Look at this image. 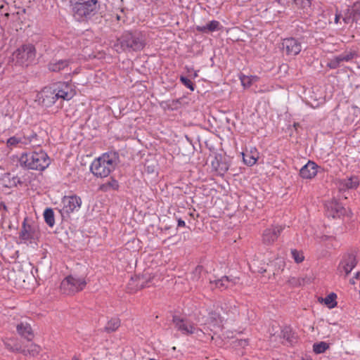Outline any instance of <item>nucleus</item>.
<instances>
[{
    "instance_id": "1",
    "label": "nucleus",
    "mask_w": 360,
    "mask_h": 360,
    "mask_svg": "<svg viewBox=\"0 0 360 360\" xmlns=\"http://www.w3.org/2000/svg\"><path fill=\"white\" fill-rule=\"evenodd\" d=\"M146 45L145 35L140 31H125L117 39L114 48L117 53L140 51Z\"/></svg>"
},
{
    "instance_id": "2",
    "label": "nucleus",
    "mask_w": 360,
    "mask_h": 360,
    "mask_svg": "<svg viewBox=\"0 0 360 360\" xmlns=\"http://www.w3.org/2000/svg\"><path fill=\"white\" fill-rule=\"evenodd\" d=\"M18 163L23 169L41 172L50 165L51 160L44 150L39 149L21 153Z\"/></svg>"
},
{
    "instance_id": "3",
    "label": "nucleus",
    "mask_w": 360,
    "mask_h": 360,
    "mask_svg": "<svg viewBox=\"0 0 360 360\" xmlns=\"http://www.w3.org/2000/svg\"><path fill=\"white\" fill-rule=\"evenodd\" d=\"M116 166L115 157L110 153H104L95 159L90 166V170L97 177H107Z\"/></svg>"
},
{
    "instance_id": "4",
    "label": "nucleus",
    "mask_w": 360,
    "mask_h": 360,
    "mask_svg": "<svg viewBox=\"0 0 360 360\" xmlns=\"http://www.w3.org/2000/svg\"><path fill=\"white\" fill-rule=\"evenodd\" d=\"M97 4L98 0H73L74 18L79 22L87 20L96 13Z\"/></svg>"
},
{
    "instance_id": "5",
    "label": "nucleus",
    "mask_w": 360,
    "mask_h": 360,
    "mask_svg": "<svg viewBox=\"0 0 360 360\" xmlns=\"http://www.w3.org/2000/svg\"><path fill=\"white\" fill-rule=\"evenodd\" d=\"M13 56L17 63L22 66H28L35 60V47L30 44H24L13 53Z\"/></svg>"
},
{
    "instance_id": "6",
    "label": "nucleus",
    "mask_w": 360,
    "mask_h": 360,
    "mask_svg": "<svg viewBox=\"0 0 360 360\" xmlns=\"http://www.w3.org/2000/svg\"><path fill=\"white\" fill-rule=\"evenodd\" d=\"M86 285L84 278L68 276L60 283V289L63 293L70 295L82 290Z\"/></svg>"
},
{
    "instance_id": "7",
    "label": "nucleus",
    "mask_w": 360,
    "mask_h": 360,
    "mask_svg": "<svg viewBox=\"0 0 360 360\" xmlns=\"http://www.w3.org/2000/svg\"><path fill=\"white\" fill-rule=\"evenodd\" d=\"M82 203L81 198L77 195H65L62 198L60 212L63 216H69L71 213L79 211Z\"/></svg>"
},
{
    "instance_id": "8",
    "label": "nucleus",
    "mask_w": 360,
    "mask_h": 360,
    "mask_svg": "<svg viewBox=\"0 0 360 360\" xmlns=\"http://www.w3.org/2000/svg\"><path fill=\"white\" fill-rule=\"evenodd\" d=\"M302 43L294 37H288L282 40L281 50L288 57L297 56L302 51Z\"/></svg>"
},
{
    "instance_id": "9",
    "label": "nucleus",
    "mask_w": 360,
    "mask_h": 360,
    "mask_svg": "<svg viewBox=\"0 0 360 360\" xmlns=\"http://www.w3.org/2000/svg\"><path fill=\"white\" fill-rule=\"evenodd\" d=\"M155 276L151 274L144 273L141 276L131 277L128 285L131 292L137 291L143 288L149 287L154 283Z\"/></svg>"
},
{
    "instance_id": "10",
    "label": "nucleus",
    "mask_w": 360,
    "mask_h": 360,
    "mask_svg": "<svg viewBox=\"0 0 360 360\" xmlns=\"http://www.w3.org/2000/svg\"><path fill=\"white\" fill-rule=\"evenodd\" d=\"M51 85L57 97V100L62 98L65 101H70L76 94L75 91L68 82H58Z\"/></svg>"
},
{
    "instance_id": "11",
    "label": "nucleus",
    "mask_w": 360,
    "mask_h": 360,
    "mask_svg": "<svg viewBox=\"0 0 360 360\" xmlns=\"http://www.w3.org/2000/svg\"><path fill=\"white\" fill-rule=\"evenodd\" d=\"M37 101L41 105L49 108L54 105L57 101L52 85L43 88L37 95Z\"/></svg>"
},
{
    "instance_id": "12",
    "label": "nucleus",
    "mask_w": 360,
    "mask_h": 360,
    "mask_svg": "<svg viewBox=\"0 0 360 360\" xmlns=\"http://www.w3.org/2000/svg\"><path fill=\"white\" fill-rule=\"evenodd\" d=\"M172 321L175 328L183 335H191L198 330L192 322L178 316H174Z\"/></svg>"
},
{
    "instance_id": "13",
    "label": "nucleus",
    "mask_w": 360,
    "mask_h": 360,
    "mask_svg": "<svg viewBox=\"0 0 360 360\" xmlns=\"http://www.w3.org/2000/svg\"><path fill=\"white\" fill-rule=\"evenodd\" d=\"M285 226L283 225H273L266 229L262 234V241L264 244L271 245L278 238Z\"/></svg>"
},
{
    "instance_id": "14",
    "label": "nucleus",
    "mask_w": 360,
    "mask_h": 360,
    "mask_svg": "<svg viewBox=\"0 0 360 360\" xmlns=\"http://www.w3.org/2000/svg\"><path fill=\"white\" fill-rule=\"evenodd\" d=\"M236 278H231L227 276H224L218 279H210L209 283L210 285V288L218 289L221 291L224 290L229 288H231L234 286L237 283Z\"/></svg>"
},
{
    "instance_id": "15",
    "label": "nucleus",
    "mask_w": 360,
    "mask_h": 360,
    "mask_svg": "<svg viewBox=\"0 0 360 360\" xmlns=\"http://www.w3.org/2000/svg\"><path fill=\"white\" fill-rule=\"evenodd\" d=\"M326 214L328 217L340 218L345 214V207L336 200H332L326 202Z\"/></svg>"
},
{
    "instance_id": "16",
    "label": "nucleus",
    "mask_w": 360,
    "mask_h": 360,
    "mask_svg": "<svg viewBox=\"0 0 360 360\" xmlns=\"http://www.w3.org/2000/svg\"><path fill=\"white\" fill-rule=\"evenodd\" d=\"M356 259L354 255L347 254L342 257L338 265V271L340 273H345L347 276L356 266Z\"/></svg>"
},
{
    "instance_id": "17",
    "label": "nucleus",
    "mask_w": 360,
    "mask_h": 360,
    "mask_svg": "<svg viewBox=\"0 0 360 360\" xmlns=\"http://www.w3.org/2000/svg\"><path fill=\"white\" fill-rule=\"evenodd\" d=\"M319 165L313 161L309 160L300 170V175L302 178L311 179L318 173Z\"/></svg>"
},
{
    "instance_id": "18",
    "label": "nucleus",
    "mask_w": 360,
    "mask_h": 360,
    "mask_svg": "<svg viewBox=\"0 0 360 360\" xmlns=\"http://www.w3.org/2000/svg\"><path fill=\"white\" fill-rule=\"evenodd\" d=\"M360 184L359 178L356 175L340 179L339 181V187L341 190L356 189Z\"/></svg>"
},
{
    "instance_id": "19",
    "label": "nucleus",
    "mask_w": 360,
    "mask_h": 360,
    "mask_svg": "<svg viewBox=\"0 0 360 360\" xmlns=\"http://www.w3.org/2000/svg\"><path fill=\"white\" fill-rule=\"evenodd\" d=\"M18 333L26 338L27 340H32L34 338V333L30 323L27 321H21L16 326Z\"/></svg>"
},
{
    "instance_id": "20",
    "label": "nucleus",
    "mask_w": 360,
    "mask_h": 360,
    "mask_svg": "<svg viewBox=\"0 0 360 360\" xmlns=\"http://www.w3.org/2000/svg\"><path fill=\"white\" fill-rule=\"evenodd\" d=\"M10 350L13 352H18L25 356H35L40 352L39 346L35 344H30L27 349H20V348H11Z\"/></svg>"
},
{
    "instance_id": "21",
    "label": "nucleus",
    "mask_w": 360,
    "mask_h": 360,
    "mask_svg": "<svg viewBox=\"0 0 360 360\" xmlns=\"http://www.w3.org/2000/svg\"><path fill=\"white\" fill-rule=\"evenodd\" d=\"M70 60H59L51 62L49 64V69L52 72H60L69 65Z\"/></svg>"
},
{
    "instance_id": "22",
    "label": "nucleus",
    "mask_w": 360,
    "mask_h": 360,
    "mask_svg": "<svg viewBox=\"0 0 360 360\" xmlns=\"http://www.w3.org/2000/svg\"><path fill=\"white\" fill-rule=\"evenodd\" d=\"M18 144L26 146L25 135H15L11 136L6 141V145L8 147H15Z\"/></svg>"
},
{
    "instance_id": "23",
    "label": "nucleus",
    "mask_w": 360,
    "mask_h": 360,
    "mask_svg": "<svg viewBox=\"0 0 360 360\" xmlns=\"http://www.w3.org/2000/svg\"><path fill=\"white\" fill-rule=\"evenodd\" d=\"M251 154H245L244 153H242L243 157V161L244 162L249 166L254 165L258 159V156L257 155V150L256 148H254V151L251 150L250 151Z\"/></svg>"
},
{
    "instance_id": "24",
    "label": "nucleus",
    "mask_w": 360,
    "mask_h": 360,
    "mask_svg": "<svg viewBox=\"0 0 360 360\" xmlns=\"http://www.w3.org/2000/svg\"><path fill=\"white\" fill-rule=\"evenodd\" d=\"M120 326V320L118 318H112L107 322L104 330L105 332L110 333L116 331Z\"/></svg>"
},
{
    "instance_id": "25",
    "label": "nucleus",
    "mask_w": 360,
    "mask_h": 360,
    "mask_svg": "<svg viewBox=\"0 0 360 360\" xmlns=\"http://www.w3.org/2000/svg\"><path fill=\"white\" fill-rule=\"evenodd\" d=\"M337 295L335 292H331L325 298L321 299V302H323L329 309H333L337 306Z\"/></svg>"
},
{
    "instance_id": "26",
    "label": "nucleus",
    "mask_w": 360,
    "mask_h": 360,
    "mask_svg": "<svg viewBox=\"0 0 360 360\" xmlns=\"http://www.w3.org/2000/svg\"><path fill=\"white\" fill-rule=\"evenodd\" d=\"M34 237L33 232L30 226H26L25 223H23L22 229L20 233V239L23 240H29L32 239Z\"/></svg>"
},
{
    "instance_id": "27",
    "label": "nucleus",
    "mask_w": 360,
    "mask_h": 360,
    "mask_svg": "<svg viewBox=\"0 0 360 360\" xmlns=\"http://www.w3.org/2000/svg\"><path fill=\"white\" fill-rule=\"evenodd\" d=\"M44 218L45 222L50 226L53 227L55 224L54 212L51 208H46L44 212Z\"/></svg>"
},
{
    "instance_id": "28",
    "label": "nucleus",
    "mask_w": 360,
    "mask_h": 360,
    "mask_svg": "<svg viewBox=\"0 0 360 360\" xmlns=\"http://www.w3.org/2000/svg\"><path fill=\"white\" fill-rule=\"evenodd\" d=\"M329 348V345L326 342H320L313 345V351L316 354H322Z\"/></svg>"
},
{
    "instance_id": "29",
    "label": "nucleus",
    "mask_w": 360,
    "mask_h": 360,
    "mask_svg": "<svg viewBox=\"0 0 360 360\" xmlns=\"http://www.w3.org/2000/svg\"><path fill=\"white\" fill-rule=\"evenodd\" d=\"M291 255L294 261L300 264L304 260V255L302 251L296 249L291 250Z\"/></svg>"
},
{
    "instance_id": "30",
    "label": "nucleus",
    "mask_w": 360,
    "mask_h": 360,
    "mask_svg": "<svg viewBox=\"0 0 360 360\" xmlns=\"http://www.w3.org/2000/svg\"><path fill=\"white\" fill-rule=\"evenodd\" d=\"M343 62L341 55H338L332 58L328 63V66L330 69H336L339 67L340 64Z\"/></svg>"
},
{
    "instance_id": "31",
    "label": "nucleus",
    "mask_w": 360,
    "mask_h": 360,
    "mask_svg": "<svg viewBox=\"0 0 360 360\" xmlns=\"http://www.w3.org/2000/svg\"><path fill=\"white\" fill-rule=\"evenodd\" d=\"M209 319L214 325H221L223 322L222 317L216 312H211L209 314Z\"/></svg>"
},
{
    "instance_id": "32",
    "label": "nucleus",
    "mask_w": 360,
    "mask_h": 360,
    "mask_svg": "<svg viewBox=\"0 0 360 360\" xmlns=\"http://www.w3.org/2000/svg\"><path fill=\"white\" fill-rule=\"evenodd\" d=\"M207 29L210 32L217 31L220 29L221 25L220 22L217 20H213L207 24Z\"/></svg>"
},
{
    "instance_id": "33",
    "label": "nucleus",
    "mask_w": 360,
    "mask_h": 360,
    "mask_svg": "<svg viewBox=\"0 0 360 360\" xmlns=\"http://www.w3.org/2000/svg\"><path fill=\"white\" fill-rule=\"evenodd\" d=\"M351 14L354 18H356L360 15V1H357L353 4L351 8Z\"/></svg>"
},
{
    "instance_id": "34",
    "label": "nucleus",
    "mask_w": 360,
    "mask_h": 360,
    "mask_svg": "<svg viewBox=\"0 0 360 360\" xmlns=\"http://www.w3.org/2000/svg\"><path fill=\"white\" fill-rule=\"evenodd\" d=\"M180 81L182 82V84L186 86L188 89H189L191 91H193L194 90V84L193 83L191 82V79H188L187 77H183L181 76L180 77Z\"/></svg>"
},
{
    "instance_id": "35",
    "label": "nucleus",
    "mask_w": 360,
    "mask_h": 360,
    "mask_svg": "<svg viewBox=\"0 0 360 360\" xmlns=\"http://www.w3.org/2000/svg\"><path fill=\"white\" fill-rule=\"evenodd\" d=\"M295 4L302 8L309 7L311 5L310 0H293Z\"/></svg>"
},
{
    "instance_id": "36",
    "label": "nucleus",
    "mask_w": 360,
    "mask_h": 360,
    "mask_svg": "<svg viewBox=\"0 0 360 360\" xmlns=\"http://www.w3.org/2000/svg\"><path fill=\"white\" fill-rule=\"evenodd\" d=\"M342 58L343 62H348L352 60L355 56V53L354 52H345L340 54Z\"/></svg>"
},
{
    "instance_id": "37",
    "label": "nucleus",
    "mask_w": 360,
    "mask_h": 360,
    "mask_svg": "<svg viewBox=\"0 0 360 360\" xmlns=\"http://www.w3.org/2000/svg\"><path fill=\"white\" fill-rule=\"evenodd\" d=\"M37 134L32 131L29 136H25L26 145L31 143L34 140L37 139Z\"/></svg>"
},
{
    "instance_id": "38",
    "label": "nucleus",
    "mask_w": 360,
    "mask_h": 360,
    "mask_svg": "<svg viewBox=\"0 0 360 360\" xmlns=\"http://www.w3.org/2000/svg\"><path fill=\"white\" fill-rule=\"evenodd\" d=\"M108 185L114 190H117L119 188V184L117 181L115 179H112L108 183Z\"/></svg>"
},
{
    "instance_id": "39",
    "label": "nucleus",
    "mask_w": 360,
    "mask_h": 360,
    "mask_svg": "<svg viewBox=\"0 0 360 360\" xmlns=\"http://www.w3.org/2000/svg\"><path fill=\"white\" fill-rule=\"evenodd\" d=\"M196 30L202 33H207L209 32V30L207 29V25H203V26H196Z\"/></svg>"
},
{
    "instance_id": "40",
    "label": "nucleus",
    "mask_w": 360,
    "mask_h": 360,
    "mask_svg": "<svg viewBox=\"0 0 360 360\" xmlns=\"http://www.w3.org/2000/svg\"><path fill=\"white\" fill-rule=\"evenodd\" d=\"M177 225L179 227H184L186 226V223L181 219H179Z\"/></svg>"
},
{
    "instance_id": "41",
    "label": "nucleus",
    "mask_w": 360,
    "mask_h": 360,
    "mask_svg": "<svg viewBox=\"0 0 360 360\" xmlns=\"http://www.w3.org/2000/svg\"><path fill=\"white\" fill-rule=\"evenodd\" d=\"M239 345L242 347H245V346L248 345V342L246 340H240Z\"/></svg>"
},
{
    "instance_id": "42",
    "label": "nucleus",
    "mask_w": 360,
    "mask_h": 360,
    "mask_svg": "<svg viewBox=\"0 0 360 360\" xmlns=\"http://www.w3.org/2000/svg\"><path fill=\"white\" fill-rule=\"evenodd\" d=\"M340 18V14L338 13H336L335 17V24H338L339 22Z\"/></svg>"
},
{
    "instance_id": "43",
    "label": "nucleus",
    "mask_w": 360,
    "mask_h": 360,
    "mask_svg": "<svg viewBox=\"0 0 360 360\" xmlns=\"http://www.w3.org/2000/svg\"><path fill=\"white\" fill-rule=\"evenodd\" d=\"M1 210H6V211L7 207H6V206L5 205V204H4V203H3V202H0V211H1Z\"/></svg>"
},
{
    "instance_id": "44",
    "label": "nucleus",
    "mask_w": 360,
    "mask_h": 360,
    "mask_svg": "<svg viewBox=\"0 0 360 360\" xmlns=\"http://www.w3.org/2000/svg\"><path fill=\"white\" fill-rule=\"evenodd\" d=\"M202 268L201 267H197L194 271V274H200L201 272Z\"/></svg>"
},
{
    "instance_id": "45",
    "label": "nucleus",
    "mask_w": 360,
    "mask_h": 360,
    "mask_svg": "<svg viewBox=\"0 0 360 360\" xmlns=\"http://www.w3.org/2000/svg\"><path fill=\"white\" fill-rule=\"evenodd\" d=\"M72 360H79L78 357L77 356H73Z\"/></svg>"
},
{
    "instance_id": "46",
    "label": "nucleus",
    "mask_w": 360,
    "mask_h": 360,
    "mask_svg": "<svg viewBox=\"0 0 360 360\" xmlns=\"http://www.w3.org/2000/svg\"><path fill=\"white\" fill-rule=\"evenodd\" d=\"M359 272H357V273L356 274V275H355V278H358V276H359Z\"/></svg>"
},
{
    "instance_id": "47",
    "label": "nucleus",
    "mask_w": 360,
    "mask_h": 360,
    "mask_svg": "<svg viewBox=\"0 0 360 360\" xmlns=\"http://www.w3.org/2000/svg\"><path fill=\"white\" fill-rule=\"evenodd\" d=\"M350 282H351V283L354 284V280H351V281H350Z\"/></svg>"
}]
</instances>
